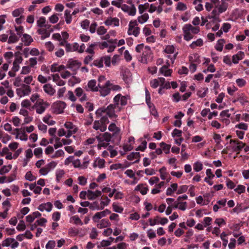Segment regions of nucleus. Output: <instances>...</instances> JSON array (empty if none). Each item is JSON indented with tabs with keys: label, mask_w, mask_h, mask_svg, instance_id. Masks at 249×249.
<instances>
[{
	"label": "nucleus",
	"mask_w": 249,
	"mask_h": 249,
	"mask_svg": "<svg viewBox=\"0 0 249 249\" xmlns=\"http://www.w3.org/2000/svg\"><path fill=\"white\" fill-rule=\"evenodd\" d=\"M85 49V45L82 43L79 45L77 43H74L73 44V51H77L80 53L84 52Z\"/></svg>",
	"instance_id": "nucleus-40"
},
{
	"label": "nucleus",
	"mask_w": 249,
	"mask_h": 249,
	"mask_svg": "<svg viewBox=\"0 0 249 249\" xmlns=\"http://www.w3.org/2000/svg\"><path fill=\"white\" fill-rule=\"evenodd\" d=\"M135 190L140 191L142 195H144L147 193L148 188L142 184H139L136 187Z\"/></svg>",
	"instance_id": "nucleus-48"
},
{
	"label": "nucleus",
	"mask_w": 249,
	"mask_h": 249,
	"mask_svg": "<svg viewBox=\"0 0 249 249\" xmlns=\"http://www.w3.org/2000/svg\"><path fill=\"white\" fill-rule=\"evenodd\" d=\"M21 40L22 42L24 43L25 46H29L31 44L32 42H33V39L32 37L30 35L27 34H24L23 35Z\"/></svg>",
	"instance_id": "nucleus-32"
},
{
	"label": "nucleus",
	"mask_w": 249,
	"mask_h": 249,
	"mask_svg": "<svg viewBox=\"0 0 249 249\" xmlns=\"http://www.w3.org/2000/svg\"><path fill=\"white\" fill-rule=\"evenodd\" d=\"M19 65L13 63V67L8 72L9 75L12 77L15 76L16 72L19 70Z\"/></svg>",
	"instance_id": "nucleus-47"
},
{
	"label": "nucleus",
	"mask_w": 249,
	"mask_h": 249,
	"mask_svg": "<svg viewBox=\"0 0 249 249\" xmlns=\"http://www.w3.org/2000/svg\"><path fill=\"white\" fill-rule=\"evenodd\" d=\"M51 71L53 72H57L56 75L58 78H59V75L62 78H67L74 74L71 73V69L66 68L63 65H59L56 63H54L51 66Z\"/></svg>",
	"instance_id": "nucleus-4"
},
{
	"label": "nucleus",
	"mask_w": 249,
	"mask_h": 249,
	"mask_svg": "<svg viewBox=\"0 0 249 249\" xmlns=\"http://www.w3.org/2000/svg\"><path fill=\"white\" fill-rule=\"evenodd\" d=\"M113 211L117 213H121L124 211V208L118 203L113 202L112 204Z\"/></svg>",
	"instance_id": "nucleus-42"
},
{
	"label": "nucleus",
	"mask_w": 249,
	"mask_h": 249,
	"mask_svg": "<svg viewBox=\"0 0 249 249\" xmlns=\"http://www.w3.org/2000/svg\"><path fill=\"white\" fill-rule=\"evenodd\" d=\"M120 8L122 11L124 12L127 13L129 16H134L136 14V8L134 4L131 6H129L126 4H124L121 5Z\"/></svg>",
	"instance_id": "nucleus-20"
},
{
	"label": "nucleus",
	"mask_w": 249,
	"mask_h": 249,
	"mask_svg": "<svg viewBox=\"0 0 249 249\" xmlns=\"http://www.w3.org/2000/svg\"><path fill=\"white\" fill-rule=\"evenodd\" d=\"M233 1L234 0H220V2L213 9L211 15L208 16V18L213 22H220V15L225 12Z\"/></svg>",
	"instance_id": "nucleus-1"
},
{
	"label": "nucleus",
	"mask_w": 249,
	"mask_h": 249,
	"mask_svg": "<svg viewBox=\"0 0 249 249\" xmlns=\"http://www.w3.org/2000/svg\"><path fill=\"white\" fill-rule=\"evenodd\" d=\"M20 37L19 36L10 31V35L8 39V43L9 44L17 43Z\"/></svg>",
	"instance_id": "nucleus-31"
},
{
	"label": "nucleus",
	"mask_w": 249,
	"mask_h": 249,
	"mask_svg": "<svg viewBox=\"0 0 249 249\" xmlns=\"http://www.w3.org/2000/svg\"><path fill=\"white\" fill-rule=\"evenodd\" d=\"M140 158V154L139 152H132L127 156V159L129 160H134L135 162L138 161Z\"/></svg>",
	"instance_id": "nucleus-54"
},
{
	"label": "nucleus",
	"mask_w": 249,
	"mask_h": 249,
	"mask_svg": "<svg viewBox=\"0 0 249 249\" xmlns=\"http://www.w3.org/2000/svg\"><path fill=\"white\" fill-rule=\"evenodd\" d=\"M57 164V162L55 161H51L45 165L38 170V173L40 176H46L52 170H53Z\"/></svg>",
	"instance_id": "nucleus-9"
},
{
	"label": "nucleus",
	"mask_w": 249,
	"mask_h": 249,
	"mask_svg": "<svg viewBox=\"0 0 249 249\" xmlns=\"http://www.w3.org/2000/svg\"><path fill=\"white\" fill-rule=\"evenodd\" d=\"M109 85V81H107V82H106L105 84L102 86H100L99 85H98L99 87V90L100 92L101 96L105 97L109 94L110 92V89Z\"/></svg>",
	"instance_id": "nucleus-24"
},
{
	"label": "nucleus",
	"mask_w": 249,
	"mask_h": 249,
	"mask_svg": "<svg viewBox=\"0 0 249 249\" xmlns=\"http://www.w3.org/2000/svg\"><path fill=\"white\" fill-rule=\"evenodd\" d=\"M203 45V40L201 38H198L196 40L193 41L189 45V47L192 49H195L197 47H201Z\"/></svg>",
	"instance_id": "nucleus-43"
},
{
	"label": "nucleus",
	"mask_w": 249,
	"mask_h": 249,
	"mask_svg": "<svg viewBox=\"0 0 249 249\" xmlns=\"http://www.w3.org/2000/svg\"><path fill=\"white\" fill-rule=\"evenodd\" d=\"M245 57V53L242 51L238 52L236 54H234L232 57V61L234 64L238 63L239 61L243 59Z\"/></svg>",
	"instance_id": "nucleus-29"
},
{
	"label": "nucleus",
	"mask_w": 249,
	"mask_h": 249,
	"mask_svg": "<svg viewBox=\"0 0 249 249\" xmlns=\"http://www.w3.org/2000/svg\"><path fill=\"white\" fill-rule=\"evenodd\" d=\"M160 146L161 147V149L164 152L167 154L170 153V150L171 148V145L169 144H167L164 142H161L159 144Z\"/></svg>",
	"instance_id": "nucleus-57"
},
{
	"label": "nucleus",
	"mask_w": 249,
	"mask_h": 249,
	"mask_svg": "<svg viewBox=\"0 0 249 249\" xmlns=\"http://www.w3.org/2000/svg\"><path fill=\"white\" fill-rule=\"evenodd\" d=\"M178 189V184L177 183H172L171 184L170 187H168L166 192V195L168 196H172L173 193L175 192H177Z\"/></svg>",
	"instance_id": "nucleus-37"
},
{
	"label": "nucleus",
	"mask_w": 249,
	"mask_h": 249,
	"mask_svg": "<svg viewBox=\"0 0 249 249\" xmlns=\"http://www.w3.org/2000/svg\"><path fill=\"white\" fill-rule=\"evenodd\" d=\"M51 117V115L48 114L45 115V116L43 118L42 120L45 123L48 124V125H53L55 124V122L53 120H51L50 119Z\"/></svg>",
	"instance_id": "nucleus-52"
},
{
	"label": "nucleus",
	"mask_w": 249,
	"mask_h": 249,
	"mask_svg": "<svg viewBox=\"0 0 249 249\" xmlns=\"http://www.w3.org/2000/svg\"><path fill=\"white\" fill-rule=\"evenodd\" d=\"M104 63L107 67H110V57L109 56H105L94 60L91 64V66H95L98 68H102L104 66Z\"/></svg>",
	"instance_id": "nucleus-10"
},
{
	"label": "nucleus",
	"mask_w": 249,
	"mask_h": 249,
	"mask_svg": "<svg viewBox=\"0 0 249 249\" xmlns=\"http://www.w3.org/2000/svg\"><path fill=\"white\" fill-rule=\"evenodd\" d=\"M102 195V192L99 190H96L95 191H92L88 190V198L89 200H93L97 197L100 196Z\"/></svg>",
	"instance_id": "nucleus-28"
},
{
	"label": "nucleus",
	"mask_w": 249,
	"mask_h": 249,
	"mask_svg": "<svg viewBox=\"0 0 249 249\" xmlns=\"http://www.w3.org/2000/svg\"><path fill=\"white\" fill-rule=\"evenodd\" d=\"M202 1V0H194L193 1V3L195 5V8L197 11L200 12L203 10Z\"/></svg>",
	"instance_id": "nucleus-45"
},
{
	"label": "nucleus",
	"mask_w": 249,
	"mask_h": 249,
	"mask_svg": "<svg viewBox=\"0 0 249 249\" xmlns=\"http://www.w3.org/2000/svg\"><path fill=\"white\" fill-rule=\"evenodd\" d=\"M183 38L189 41L194 37V35L197 34L200 32L199 27L193 26L191 24H186L182 27Z\"/></svg>",
	"instance_id": "nucleus-3"
},
{
	"label": "nucleus",
	"mask_w": 249,
	"mask_h": 249,
	"mask_svg": "<svg viewBox=\"0 0 249 249\" xmlns=\"http://www.w3.org/2000/svg\"><path fill=\"white\" fill-rule=\"evenodd\" d=\"M230 143L232 147V149L234 152L239 154L241 150L245 146V143L238 140H231Z\"/></svg>",
	"instance_id": "nucleus-15"
},
{
	"label": "nucleus",
	"mask_w": 249,
	"mask_h": 249,
	"mask_svg": "<svg viewBox=\"0 0 249 249\" xmlns=\"http://www.w3.org/2000/svg\"><path fill=\"white\" fill-rule=\"evenodd\" d=\"M10 122L16 127L19 126L21 123V120L18 116H14L12 118Z\"/></svg>",
	"instance_id": "nucleus-60"
},
{
	"label": "nucleus",
	"mask_w": 249,
	"mask_h": 249,
	"mask_svg": "<svg viewBox=\"0 0 249 249\" xmlns=\"http://www.w3.org/2000/svg\"><path fill=\"white\" fill-rule=\"evenodd\" d=\"M96 139L98 142L97 145L98 149H101L102 148H105L107 147H108L110 142H116V141L112 138L111 135L108 132H105L104 134L96 136Z\"/></svg>",
	"instance_id": "nucleus-5"
},
{
	"label": "nucleus",
	"mask_w": 249,
	"mask_h": 249,
	"mask_svg": "<svg viewBox=\"0 0 249 249\" xmlns=\"http://www.w3.org/2000/svg\"><path fill=\"white\" fill-rule=\"evenodd\" d=\"M194 170L196 172L201 171L203 168V164L202 162L200 160L195 161L193 164Z\"/></svg>",
	"instance_id": "nucleus-39"
},
{
	"label": "nucleus",
	"mask_w": 249,
	"mask_h": 249,
	"mask_svg": "<svg viewBox=\"0 0 249 249\" xmlns=\"http://www.w3.org/2000/svg\"><path fill=\"white\" fill-rule=\"evenodd\" d=\"M136 51L138 53H142V61H145V57L150 52V48L149 47L144 46L143 44H141L136 46Z\"/></svg>",
	"instance_id": "nucleus-17"
},
{
	"label": "nucleus",
	"mask_w": 249,
	"mask_h": 249,
	"mask_svg": "<svg viewBox=\"0 0 249 249\" xmlns=\"http://www.w3.org/2000/svg\"><path fill=\"white\" fill-rule=\"evenodd\" d=\"M104 23L107 26L118 27L119 26L120 20L116 17H108L104 21Z\"/></svg>",
	"instance_id": "nucleus-21"
},
{
	"label": "nucleus",
	"mask_w": 249,
	"mask_h": 249,
	"mask_svg": "<svg viewBox=\"0 0 249 249\" xmlns=\"http://www.w3.org/2000/svg\"><path fill=\"white\" fill-rule=\"evenodd\" d=\"M114 238L110 237L107 240H103L100 243V246L103 247H107L111 244Z\"/></svg>",
	"instance_id": "nucleus-49"
},
{
	"label": "nucleus",
	"mask_w": 249,
	"mask_h": 249,
	"mask_svg": "<svg viewBox=\"0 0 249 249\" xmlns=\"http://www.w3.org/2000/svg\"><path fill=\"white\" fill-rule=\"evenodd\" d=\"M110 225V223L107 219H103L99 221L97 225V227L99 229H103L107 228Z\"/></svg>",
	"instance_id": "nucleus-38"
},
{
	"label": "nucleus",
	"mask_w": 249,
	"mask_h": 249,
	"mask_svg": "<svg viewBox=\"0 0 249 249\" xmlns=\"http://www.w3.org/2000/svg\"><path fill=\"white\" fill-rule=\"evenodd\" d=\"M105 160L103 159L98 158L94 160L93 163V167L94 168L98 167L99 168H103L105 166Z\"/></svg>",
	"instance_id": "nucleus-35"
},
{
	"label": "nucleus",
	"mask_w": 249,
	"mask_h": 249,
	"mask_svg": "<svg viewBox=\"0 0 249 249\" xmlns=\"http://www.w3.org/2000/svg\"><path fill=\"white\" fill-rule=\"evenodd\" d=\"M88 89L87 90L93 91H97L98 90V86L96 85V81L95 80L91 79L89 82L88 84Z\"/></svg>",
	"instance_id": "nucleus-36"
},
{
	"label": "nucleus",
	"mask_w": 249,
	"mask_h": 249,
	"mask_svg": "<svg viewBox=\"0 0 249 249\" xmlns=\"http://www.w3.org/2000/svg\"><path fill=\"white\" fill-rule=\"evenodd\" d=\"M140 28L138 26L137 20H131L128 25L127 34L129 36H133L135 37L139 36L140 33Z\"/></svg>",
	"instance_id": "nucleus-7"
},
{
	"label": "nucleus",
	"mask_w": 249,
	"mask_h": 249,
	"mask_svg": "<svg viewBox=\"0 0 249 249\" xmlns=\"http://www.w3.org/2000/svg\"><path fill=\"white\" fill-rule=\"evenodd\" d=\"M66 107V104L64 102L59 101L53 104L52 109L54 113L59 114L63 113Z\"/></svg>",
	"instance_id": "nucleus-14"
},
{
	"label": "nucleus",
	"mask_w": 249,
	"mask_h": 249,
	"mask_svg": "<svg viewBox=\"0 0 249 249\" xmlns=\"http://www.w3.org/2000/svg\"><path fill=\"white\" fill-rule=\"evenodd\" d=\"M187 7L186 4L182 2H178L176 5V10L177 11H184L187 10Z\"/></svg>",
	"instance_id": "nucleus-62"
},
{
	"label": "nucleus",
	"mask_w": 249,
	"mask_h": 249,
	"mask_svg": "<svg viewBox=\"0 0 249 249\" xmlns=\"http://www.w3.org/2000/svg\"><path fill=\"white\" fill-rule=\"evenodd\" d=\"M146 104L148 106L151 114L154 116H157L158 112L154 105L150 101L146 102Z\"/></svg>",
	"instance_id": "nucleus-58"
},
{
	"label": "nucleus",
	"mask_w": 249,
	"mask_h": 249,
	"mask_svg": "<svg viewBox=\"0 0 249 249\" xmlns=\"http://www.w3.org/2000/svg\"><path fill=\"white\" fill-rule=\"evenodd\" d=\"M100 119L94 122L92 127L96 131H100L101 132H105L107 129V124L109 123L108 118L101 116Z\"/></svg>",
	"instance_id": "nucleus-6"
},
{
	"label": "nucleus",
	"mask_w": 249,
	"mask_h": 249,
	"mask_svg": "<svg viewBox=\"0 0 249 249\" xmlns=\"http://www.w3.org/2000/svg\"><path fill=\"white\" fill-rule=\"evenodd\" d=\"M109 213H110V211L108 209H106L103 211L97 212L93 216V220L95 222H97L99 219L106 216Z\"/></svg>",
	"instance_id": "nucleus-25"
},
{
	"label": "nucleus",
	"mask_w": 249,
	"mask_h": 249,
	"mask_svg": "<svg viewBox=\"0 0 249 249\" xmlns=\"http://www.w3.org/2000/svg\"><path fill=\"white\" fill-rule=\"evenodd\" d=\"M169 63L168 61L166 62V65L162 66L159 70L160 74L165 77L172 76L173 70L169 68Z\"/></svg>",
	"instance_id": "nucleus-19"
},
{
	"label": "nucleus",
	"mask_w": 249,
	"mask_h": 249,
	"mask_svg": "<svg viewBox=\"0 0 249 249\" xmlns=\"http://www.w3.org/2000/svg\"><path fill=\"white\" fill-rule=\"evenodd\" d=\"M108 130L112 132V138L119 142L121 140V135L120 129L114 123H111L108 126Z\"/></svg>",
	"instance_id": "nucleus-11"
},
{
	"label": "nucleus",
	"mask_w": 249,
	"mask_h": 249,
	"mask_svg": "<svg viewBox=\"0 0 249 249\" xmlns=\"http://www.w3.org/2000/svg\"><path fill=\"white\" fill-rule=\"evenodd\" d=\"M70 223L75 225L82 226L83 225V222L77 215H73L70 218Z\"/></svg>",
	"instance_id": "nucleus-34"
},
{
	"label": "nucleus",
	"mask_w": 249,
	"mask_h": 249,
	"mask_svg": "<svg viewBox=\"0 0 249 249\" xmlns=\"http://www.w3.org/2000/svg\"><path fill=\"white\" fill-rule=\"evenodd\" d=\"M46 249H57L56 243L54 240H49L45 246Z\"/></svg>",
	"instance_id": "nucleus-64"
},
{
	"label": "nucleus",
	"mask_w": 249,
	"mask_h": 249,
	"mask_svg": "<svg viewBox=\"0 0 249 249\" xmlns=\"http://www.w3.org/2000/svg\"><path fill=\"white\" fill-rule=\"evenodd\" d=\"M34 155L36 158L39 159L43 156V149L41 147L36 148L34 150Z\"/></svg>",
	"instance_id": "nucleus-61"
},
{
	"label": "nucleus",
	"mask_w": 249,
	"mask_h": 249,
	"mask_svg": "<svg viewBox=\"0 0 249 249\" xmlns=\"http://www.w3.org/2000/svg\"><path fill=\"white\" fill-rule=\"evenodd\" d=\"M43 88L44 91L51 96L53 95L55 92V89L52 88L50 84H45Z\"/></svg>",
	"instance_id": "nucleus-41"
},
{
	"label": "nucleus",
	"mask_w": 249,
	"mask_h": 249,
	"mask_svg": "<svg viewBox=\"0 0 249 249\" xmlns=\"http://www.w3.org/2000/svg\"><path fill=\"white\" fill-rule=\"evenodd\" d=\"M64 151L62 149H59L55 151L54 152V153L51 156V158L52 159H56L60 157H64Z\"/></svg>",
	"instance_id": "nucleus-50"
},
{
	"label": "nucleus",
	"mask_w": 249,
	"mask_h": 249,
	"mask_svg": "<svg viewBox=\"0 0 249 249\" xmlns=\"http://www.w3.org/2000/svg\"><path fill=\"white\" fill-rule=\"evenodd\" d=\"M220 116L223 118L222 121L224 122L226 124L230 123L229 118L231 117V114L229 113V110L227 109L221 111Z\"/></svg>",
	"instance_id": "nucleus-30"
},
{
	"label": "nucleus",
	"mask_w": 249,
	"mask_h": 249,
	"mask_svg": "<svg viewBox=\"0 0 249 249\" xmlns=\"http://www.w3.org/2000/svg\"><path fill=\"white\" fill-rule=\"evenodd\" d=\"M53 208V204L51 202H46L40 204L38 207V210L41 212L46 211L50 212Z\"/></svg>",
	"instance_id": "nucleus-26"
},
{
	"label": "nucleus",
	"mask_w": 249,
	"mask_h": 249,
	"mask_svg": "<svg viewBox=\"0 0 249 249\" xmlns=\"http://www.w3.org/2000/svg\"><path fill=\"white\" fill-rule=\"evenodd\" d=\"M15 131L16 132V138L17 139H19L22 141H27L28 140V135L24 130H22V127L16 128Z\"/></svg>",
	"instance_id": "nucleus-23"
},
{
	"label": "nucleus",
	"mask_w": 249,
	"mask_h": 249,
	"mask_svg": "<svg viewBox=\"0 0 249 249\" xmlns=\"http://www.w3.org/2000/svg\"><path fill=\"white\" fill-rule=\"evenodd\" d=\"M127 104V98L121 94H118L113 98V104L118 110H121L122 107Z\"/></svg>",
	"instance_id": "nucleus-8"
},
{
	"label": "nucleus",
	"mask_w": 249,
	"mask_h": 249,
	"mask_svg": "<svg viewBox=\"0 0 249 249\" xmlns=\"http://www.w3.org/2000/svg\"><path fill=\"white\" fill-rule=\"evenodd\" d=\"M65 174V172L63 169H57L55 172V176H56V181L57 182H59L63 177Z\"/></svg>",
	"instance_id": "nucleus-56"
},
{
	"label": "nucleus",
	"mask_w": 249,
	"mask_h": 249,
	"mask_svg": "<svg viewBox=\"0 0 249 249\" xmlns=\"http://www.w3.org/2000/svg\"><path fill=\"white\" fill-rule=\"evenodd\" d=\"M174 208L184 212L188 209V203L186 201L177 199L174 202Z\"/></svg>",
	"instance_id": "nucleus-22"
},
{
	"label": "nucleus",
	"mask_w": 249,
	"mask_h": 249,
	"mask_svg": "<svg viewBox=\"0 0 249 249\" xmlns=\"http://www.w3.org/2000/svg\"><path fill=\"white\" fill-rule=\"evenodd\" d=\"M248 208L246 207L243 208L241 204H237L231 211V213H237L238 214L245 210L247 209Z\"/></svg>",
	"instance_id": "nucleus-44"
},
{
	"label": "nucleus",
	"mask_w": 249,
	"mask_h": 249,
	"mask_svg": "<svg viewBox=\"0 0 249 249\" xmlns=\"http://www.w3.org/2000/svg\"><path fill=\"white\" fill-rule=\"evenodd\" d=\"M48 106L49 104L46 102L39 99L35 104L33 107L36 109V113L41 114L45 111Z\"/></svg>",
	"instance_id": "nucleus-12"
},
{
	"label": "nucleus",
	"mask_w": 249,
	"mask_h": 249,
	"mask_svg": "<svg viewBox=\"0 0 249 249\" xmlns=\"http://www.w3.org/2000/svg\"><path fill=\"white\" fill-rule=\"evenodd\" d=\"M189 60L191 63L196 64H200L201 62L200 56L197 53H194L189 56Z\"/></svg>",
	"instance_id": "nucleus-27"
},
{
	"label": "nucleus",
	"mask_w": 249,
	"mask_h": 249,
	"mask_svg": "<svg viewBox=\"0 0 249 249\" xmlns=\"http://www.w3.org/2000/svg\"><path fill=\"white\" fill-rule=\"evenodd\" d=\"M149 15L147 13H144L137 18V22L140 24H143L149 19Z\"/></svg>",
	"instance_id": "nucleus-46"
},
{
	"label": "nucleus",
	"mask_w": 249,
	"mask_h": 249,
	"mask_svg": "<svg viewBox=\"0 0 249 249\" xmlns=\"http://www.w3.org/2000/svg\"><path fill=\"white\" fill-rule=\"evenodd\" d=\"M64 125L67 129L68 137H71L78 131L77 127L71 122H66Z\"/></svg>",
	"instance_id": "nucleus-16"
},
{
	"label": "nucleus",
	"mask_w": 249,
	"mask_h": 249,
	"mask_svg": "<svg viewBox=\"0 0 249 249\" xmlns=\"http://www.w3.org/2000/svg\"><path fill=\"white\" fill-rule=\"evenodd\" d=\"M76 95L80 98V101H84L87 100V96L85 93H83V89L80 88H76L75 90Z\"/></svg>",
	"instance_id": "nucleus-33"
},
{
	"label": "nucleus",
	"mask_w": 249,
	"mask_h": 249,
	"mask_svg": "<svg viewBox=\"0 0 249 249\" xmlns=\"http://www.w3.org/2000/svg\"><path fill=\"white\" fill-rule=\"evenodd\" d=\"M1 245L2 247H9L12 249H15L19 246V243L14 238H7L2 241Z\"/></svg>",
	"instance_id": "nucleus-18"
},
{
	"label": "nucleus",
	"mask_w": 249,
	"mask_h": 249,
	"mask_svg": "<svg viewBox=\"0 0 249 249\" xmlns=\"http://www.w3.org/2000/svg\"><path fill=\"white\" fill-rule=\"evenodd\" d=\"M225 43V40L224 39H220L218 40L215 46L216 50L221 52L223 50L224 44Z\"/></svg>",
	"instance_id": "nucleus-53"
},
{
	"label": "nucleus",
	"mask_w": 249,
	"mask_h": 249,
	"mask_svg": "<svg viewBox=\"0 0 249 249\" xmlns=\"http://www.w3.org/2000/svg\"><path fill=\"white\" fill-rule=\"evenodd\" d=\"M24 12V8L21 7L17 8L12 12V16L15 18H17L15 19V22L17 24H20L24 20L25 17L22 15Z\"/></svg>",
	"instance_id": "nucleus-13"
},
{
	"label": "nucleus",
	"mask_w": 249,
	"mask_h": 249,
	"mask_svg": "<svg viewBox=\"0 0 249 249\" xmlns=\"http://www.w3.org/2000/svg\"><path fill=\"white\" fill-rule=\"evenodd\" d=\"M175 47L173 45H168L165 46L164 52L168 54H171L174 53Z\"/></svg>",
	"instance_id": "nucleus-59"
},
{
	"label": "nucleus",
	"mask_w": 249,
	"mask_h": 249,
	"mask_svg": "<svg viewBox=\"0 0 249 249\" xmlns=\"http://www.w3.org/2000/svg\"><path fill=\"white\" fill-rule=\"evenodd\" d=\"M27 63L28 65V66L30 67V68H35L37 63V58L31 57L29 58V59L27 61Z\"/></svg>",
	"instance_id": "nucleus-63"
},
{
	"label": "nucleus",
	"mask_w": 249,
	"mask_h": 249,
	"mask_svg": "<svg viewBox=\"0 0 249 249\" xmlns=\"http://www.w3.org/2000/svg\"><path fill=\"white\" fill-rule=\"evenodd\" d=\"M120 111V110L117 109L115 106L111 104L107 107H103L98 108L96 111V115L97 117L103 116L114 120L118 117L117 113Z\"/></svg>",
	"instance_id": "nucleus-2"
},
{
	"label": "nucleus",
	"mask_w": 249,
	"mask_h": 249,
	"mask_svg": "<svg viewBox=\"0 0 249 249\" xmlns=\"http://www.w3.org/2000/svg\"><path fill=\"white\" fill-rule=\"evenodd\" d=\"M230 229L233 231V235L234 237H237L240 234V233H236L240 228V225L239 224H235L230 227Z\"/></svg>",
	"instance_id": "nucleus-51"
},
{
	"label": "nucleus",
	"mask_w": 249,
	"mask_h": 249,
	"mask_svg": "<svg viewBox=\"0 0 249 249\" xmlns=\"http://www.w3.org/2000/svg\"><path fill=\"white\" fill-rule=\"evenodd\" d=\"M165 79H153L150 81V84L152 88H156L158 86L161 87V82H162V80Z\"/></svg>",
	"instance_id": "nucleus-55"
}]
</instances>
